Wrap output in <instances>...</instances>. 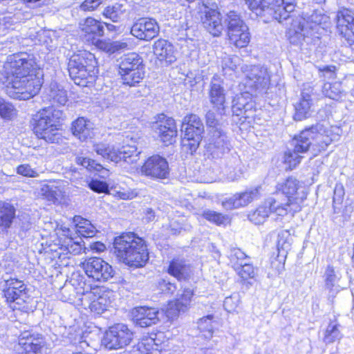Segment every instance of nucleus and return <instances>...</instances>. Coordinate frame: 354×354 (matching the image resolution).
<instances>
[{
    "mask_svg": "<svg viewBox=\"0 0 354 354\" xmlns=\"http://www.w3.org/2000/svg\"><path fill=\"white\" fill-rule=\"evenodd\" d=\"M221 161L223 165L221 172L227 180L235 181L241 177V160L236 153L228 155Z\"/></svg>",
    "mask_w": 354,
    "mask_h": 354,
    "instance_id": "nucleus-30",
    "label": "nucleus"
},
{
    "mask_svg": "<svg viewBox=\"0 0 354 354\" xmlns=\"http://www.w3.org/2000/svg\"><path fill=\"white\" fill-rule=\"evenodd\" d=\"M84 269L88 277L97 281H107L115 275L112 266L101 258L88 259L84 263Z\"/></svg>",
    "mask_w": 354,
    "mask_h": 354,
    "instance_id": "nucleus-16",
    "label": "nucleus"
},
{
    "mask_svg": "<svg viewBox=\"0 0 354 354\" xmlns=\"http://www.w3.org/2000/svg\"><path fill=\"white\" fill-rule=\"evenodd\" d=\"M153 129L160 140L167 145L172 144L177 136L175 120L171 118H167L164 114L159 116V120L153 124Z\"/></svg>",
    "mask_w": 354,
    "mask_h": 354,
    "instance_id": "nucleus-25",
    "label": "nucleus"
},
{
    "mask_svg": "<svg viewBox=\"0 0 354 354\" xmlns=\"http://www.w3.org/2000/svg\"><path fill=\"white\" fill-rule=\"evenodd\" d=\"M113 249L120 261L130 267H143L149 260L145 241L133 232L123 233L115 237Z\"/></svg>",
    "mask_w": 354,
    "mask_h": 354,
    "instance_id": "nucleus-2",
    "label": "nucleus"
},
{
    "mask_svg": "<svg viewBox=\"0 0 354 354\" xmlns=\"http://www.w3.org/2000/svg\"><path fill=\"white\" fill-rule=\"evenodd\" d=\"M239 304V298L237 295H232L227 297L223 301V307L227 312H233Z\"/></svg>",
    "mask_w": 354,
    "mask_h": 354,
    "instance_id": "nucleus-57",
    "label": "nucleus"
},
{
    "mask_svg": "<svg viewBox=\"0 0 354 354\" xmlns=\"http://www.w3.org/2000/svg\"><path fill=\"white\" fill-rule=\"evenodd\" d=\"M88 187L97 193H106L109 192L108 184L97 179H92L88 183Z\"/></svg>",
    "mask_w": 354,
    "mask_h": 354,
    "instance_id": "nucleus-56",
    "label": "nucleus"
},
{
    "mask_svg": "<svg viewBox=\"0 0 354 354\" xmlns=\"http://www.w3.org/2000/svg\"><path fill=\"white\" fill-rule=\"evenodd\" d=\"M16 114L13 105L0 97V115L6 120H11Z\"/></svg>",
    "mask_w": 354,
    "mask_h": 354,
    "instance_id": "nucleus-50",
    "label": "nucleus"
},
{
    "mask_svg": "<svg viewBox=\"0 0 354 354\" xmlns=\"http://www.w3.org/2000/svg\"><path fill=\"white\" fill-rule=\"evenodd\" d=\"M319 77L327 79H334L336 77V67L335 66H323L318 67Z\"/></svg>",
    "mask_w": 354,
    "mask_h": 354,
    "instance_id": "nucleus-58",
    "label": "nucleus"
},
{
    "mask_svg": "<svg viewBox=\"0 0 354 354\" xmlns=\"http://www.w3.org/2000/svg\"><path fill=\"white\" fill-rule=\"evenodd\" d=\"M141 170L147 176L155 179H165L169 174L167 160L159 155H154L147 158Z\"/></svg>",
    "mask_w": 354,
    "mask_h": 354,
    "instance_id": "nucleus-19",
    "label": "nucleus"
},
{
    "mask_svg": "<svg viewBox=\"0 0 354 354\" xmlns=\"http://www.w3.org/2000/svg\"><path fill=\"white\" fill-rule=\"evenodd\" d=\"M129 4L125 0H120L111 5L106 6L103 15L110 19L113 22H119L124 17L128 11Z\"/></svg>",
    "mask_w": 354,
    "mask_h": 354,
    "instance_id": "nucleus-34",
    "label": "nucleus"
},
{
    "mask_svg": "<svg viewBox=\"0 0 354 354\" xmlns=\"http://www.w3.org/2000/svg\"><path fill=\"white\" fill-rule=\"evenodd\" d=\"M159 311L154 308L146 306L136 307L132 310L133 322L140 327H148L159 320Z\"/></svg>",
    "mask_w": 354,
    "mask_h": 354,
    "instance_id": "nucleus-28",
    "label": "nucleus"
},
{
    "mask_svg": "<svg viewBox=\"0 0 354 354\" xmlns=\"http://www.w3.org/2000/svg\"><path fill=\"white\" fill-rule=\"evenodd\" d=\"M142 58L136 53H131L121 57L119 64V72L144 70Z\"/></svg>",
    "mask_w": 354,
    "mask_h": 354,
    "instance_id": "nucleus-36",
    "label": "nucleus"
},
{
    "mask_svg": "<svg viewBox=\"0 0 354 354\" xmlns=\"http://www.w3.org/2000/svg\"><path fill=\"white\" fill-rule=\"evenodd\" d=\"M168 273L178 281L186 279L190 273V267L185 261L180 259H174L169 264Z\"/></svg>",
    "mask_w": 354,
    "mask_h": 354,
    "instance_id": "nucleus-37",
    "label": "nucleus"
},
{
    "mask_svg": "<svg viewBox=\"0 0 354 354\" xmlns=\"http://www.w3.org/2000/svg\"><path fill=\"white\" fill-rule=\"evenodd\" d=\"M307 129L313 142V151L315 153L326 150L334 140L331 129L322 124L317 123Z\"/></svg>",
    "mask_w": 354,
    "mask_h": 354,
    "instance_id": "nucleus-18",
    "label": "nucleus"
},
{
    "mask_svg": "<svg viewBox=\"0 0 354 354\" xmlns=\"http://www.w3.org/2000/svg\"><path fill=\"white\" fill-rule=\"evenodd\" d=\"M230 44L237 48L248 46L250 40L249 29L240 13L230 11L223 17Z\"/></svg>",
    "mask_w": 354,
    "mask_h": 354,
    "instance_id": "nucleus-6",
    "label": "nucleus"
},
{
    "mask_svg": "<svg viewBox=\"0 0 354 354\" xmlns=\"http://www.w3.org/2000/svg\"><path fill=\"white\" fill-rule=\"evenodd\" d=\"M185 134L183 145L191 154L196 152L203 138L204 125L201 118L196 114H190L183 119V127Z\"/></svg>",
    "mask_w": 354,
    "mask_h": 354,
    "instance_id": "nucleus-8",
    "label": "nucleus"
},
{
    "mask_svg": "<svg viewBox=\"0 0 354 354\" xmlns=\"http://www.w3.org/2000/svg\"><path fill=\"white\" fill-rule=\"evenodd\" d=\"M202 216L208 221L217 225H224L228 221V216L210 209L203 212Z\"/></svg>",
    "mask_w": 354,
    "mask_h": 354,
    "instance_id": "nucleus-44",
    "label": "nucleus"
},
{
    "mask_svg": "<svg viewBox=\"0 0 354 354\" xmlns=\"http://www.w3.org/2000/svg\"><path fill=\"white\" fill-rule=\"evenodd\" d=\"M194 291L191 288H185L180 296L176 300L181 304L186 310L190 305Z\"/></svg>",
    "mask_w": 354,
    "mask_h": 354,
    "instance_id": "nucleus-55",
    "label": "nucleus"
},
{
    "mask_svg": "<svg viewBox=\"0 0 354 354\" xmlns=\"http://www.w3.org/2000/svg\"><path fill=\"white\" fill-rule=\"evenodd\" d=\"M158 344L155 342V339L151 337H145L138 344V350L143 354H149L152 350L155 349V346ZM157 349V348H156Z\"/></svg>",
    "mask_w": 354,
    "mask_h": 354,
    "instance_id": "nucleus-52",
    "label": "nucleus"
},
{
    "mask_svg": "<svg viewBox=\"0 0 354 354\" xmlns=\"http://www.w3.org/2000/svg\"><path fill=\"white\" fill-rule=\"evenodd\" d=\"M75 162L89 171H100L104 169L103 166L101 164L97 163L95 160L82 156H77L75 158Z\"/></svg>",
    "mask_w": 354,
    "mask_h": 354,
    "instance_id": "nucleus-49",
    "label": "nucleus"
},
{
    "mask_svg": "<svg viewBox=\"0 0 354 354\" xmlns=\"http://www.w3.org/2000/svg\"><path fill=\"white\" fill-rule=\"evenodd\" d=\"M313 104L311 95L305 92H302L299 101L295 104V120L301 121L308 118L312 113L311 109Z\"/></svg>",
    "mask_w": 354,
    "mask_h": 354,
    "instance_id": "nucleus-32",
    "label": "nucleus"
},
{
    "mask_svg": "<svg viewBox=\"0 0 354 354\" xmlns=\"http://www.w3.org/2000/svg\"><path fill=\"white\" fill-rule=\"evenodd\" d=\"M92 124L83 117H80L72 123L71 132L81 141H86L92 137Z\"/></svg>",
    "mask_w": 354,
    "mask_h": 354,
    "instance_id": "nucleus-33",
    "label": "nucleus"
},
{
    "mask_svg": "<svg viewBox=\"0 0 354 354\" xmlns=\"http://www.w3.org/2000/svg\"><path fill=\"white\" fill-rule=\"evenodd\" d=\"M17 174L26 177H35L37 176V172L33 169L29 165L24 164L17 167Z\"/></svg>",
    "mask_w": 354,
    "mask_h": 354,
    "instance_id": "nucleus-61",
    "label": "nucleus"
},
{
    "mask_svg": "<svg viewBox=\"0 0 354 354\" xmlns=\"http://www.w3.org/2000/svg\"><path fill=\"white\" fill-rule=\"evenodd\" d=\"M205 120L207 126L211 128L210 130H214V129H222L218 120L216 119V113L213 111L209 110L207 112Z\"/></svg>",
    "mask_w": 354,
    "mask_h": 354,
    "instance_id": "nucleus-59",
    "label": "nucleus"
},
{
    "mask_svg": "<svg viewBox=\"0 0 354 354\" xmlns=\"http://www.w3.org/2000/svg\"><path fill=\"white\" fill-rule=\"evenodd\" d=\"M268 4L263 12L279 22L282 23L292 17L290 14L295 10V0H268Z\"/></svg>",
    "mask_w": 354,
    "mask_h": 354,
    "instance_id": "nucleus-21",
    "label": "nucleus"
},
{
    "mask_svg": "<svg viewBox=\"0 0 354 354\" xmlns=\"http://www.w3.org/2000/svg\"><path fill=\"white\" fill-rule=\"evenodd\" d=\"M169 230L171 234L177 235L183 230H186V225L183 218H172L170 220Z\"/></svg>",
    "mask_w": 354,
    "mask_h": 354,
    "instance_id": "nucleus-54",
    "label": "nucleus"
},
{
    "mask_svg": "<svg viewBox=\"0 0 354 354\" xmlns=\"http://www.w3.org/2000/svg\"><path fill=\"white\" fill-rule=\"evenodd\" d=\"M213 315H207L200 319L198 322V328L205 338H210L213 334V326L212 320Z\"/></svg>",
    "mask_w": 354,
    "mask_h": 354,
    "instance_id": "nucleus-45",
    "label": "nucleus"
},
{
    "mask_svg": "<svg viewBox=\"0 0 354 354\" xmlns=\"http://www.w3.org/2000/svg\"><path fill=\"white\" fill-rule=\"evenodd\" d=\"M82 30L85 32L94 41L98 44V46L107 53H114L118 50L120 46L118 42H104L98 39L104 35L103 24L92 17H87L84 23L80 24Z\"/></svg>",
    "mask_w": 354,
    "mask_h": 354,
    "instance_id": "nucleus-14",
    "label": "nucleus"
},
{
    "mask_svg": "<svg viewBox=\"0 0 354 354\" xmlns=\"http://www.w3.org/2000/svg\"><path fill=\"white\" fill-rule=\"evenodd\" d=\"M2 292L8 303L21 304L28 297V289L24 281L15 278L4 279Z\"/></svg>",
    "mask_w": 354,
    "mask_h": 354,
    "instance_id": "nucleus-17",
    "label": "nucleus"
},
{
    "mask_svg": "<svg viewBox=\"0 0 354 354\" xmlns=\"http://www.w3.org/2000/svg\"><path fill=\"white\" fill-rule=\"evenodd\" d=\"M322 93L326 97L334 100H339L345 95L339 82H326L322 87Z\"/></svg>",
    "mask_w": 354,
    "mask_h": 354,
    "instance_id": "nucleus-40",
    "label": "nucleus"
},
{
    "mask_svg": "<svg viewBox=\"0 0 354 354\" xmlns=\"http://www.w3.org/2000/svg\"><path fill=\"white\" fill-rule=\"evenodd\" d=\"M154 55L160 61L172 64L176 60L174 46L167 40L159 39L153 45Z\"/></svg>",
    "mask_w": 354,
    "mask_h": 354,
    "instance_id": "nucleus-31",
    "label": "nucleus"
},
{
    "mask_svg": "<svg viewBox=\"0 0 354 354\" xmlns=\"http://www.w3.org/2000/svg\"><path fill=\"white\" fill-rule=\"evenodd\" d=\"M35 61L30 55L21 53L10 55L4 68L6 73V93L12 98L26 100L41 89V79L34 73Z\"/></svg>",
    "mask_w": 354,
    "mask_h": 354,
    "instance_id": "nucleus-1",
    "label": "nucleus"
},
{
    "mask_svg": "<svg viewBox=\"0 0 354 354\" xmlns=\"http://www.w3.org/2000/svg\"><path fill=\"white\" fill-rule=\"evenodd\" d=\"M248 94L241 93L236 95L232 100V111L233 115L239 116L243 115L244 104H245L246 98Z\"/></svg>",
    "mask_w": 354,
    "mask_h": 354,
    "instance_id": "nucleus-46",
    "label": "nucleus"
},
{
    "mask_svg": "<svg viewBox=\"0 0 354 354\" xmlns=\"http://www.w3.org/2000/svg\"><path fill=\"white\" fill-rule=\"evenodd\" d=\"M292 148L285 153V162L290 165L291 169L295 167L303 158V154L313 149V142L307 128L297 136H295L291 142Z\"/></svg>",
    "mask_w": 354,
    "mask_h": 354,
    "instance_id": "nucleus-11",
    "label": "nucleus"
},
{
    "mask_svg": "<svg viewBox=\"0 0 354 354\" xmlns=\"http://www.w3.org/2000/svg\"><path fill=\"white\" fill-rule=\"evenodd\" d=\"M223 17L221 13L214 9H209L205 12L204 16L201 17V21L205 30L213 37H220L225 26L222 22Z\"/></svg>",
    "mask_w": 354,
    "mask_h": 354,
    "instance_id": "nucleus-27",
    "label": "nucleus"
},
{
    "mask_svg": "<svg viewBox=\"0 0 354 354\" xmlns=\"http://www.w3.org/2000/svg\"><path fill=\"white\" fill-rule=\"evenodd\" d=\"M74 221L78 227L79 233L84 237H93L95 235L97 230L95 227L91 224L90 221L82 218L80 216H75Z\"/></svg>",
    "mask_w": 354,
    "mask_h": 354,
    "instance_id": "nucleus-41",
    "label": "nucleus"
},
{
    "mask_svg": "<svg viewBox=\"0 0 354 354\" xmlns=\"http://www.w3.org/2000/svg\"><path fill=\"white\" fill-rule=\"evenodd\" d=\"M53 106L55 104L65 105L68 101L66 91L57 85H52L48 94Z\"/></svg>",
    "mask_w": 354,
    "mask_h": 354,
    "instance_id": "nucleus-43",
    "label": "nucleus"
},
{
    "mask_svg": "<svg viewBox=\"0 0 354 354\" xmlns=\"http://www.w3.org/2000/svg\"><path fill=\"white\" fill-rule=\"evenodd\" d=\"M133 339V331L124 324H116L104 333L101 344L108 350L123 348Z\"/></svg>",
    "mask_w": 354,
    "mask_h": 354,
    "instance_id": "nucleus-10",
    "label": "nucleus"
},
{
    "mask_svg": "<svg viewBox=\"0 0 354 354\" xmlns=\"http://www.w3.org/2000/svg\"><path fill=\"white\" fill-rule=\"evenodd\" d=\"M259 196V189L254 188L242 193H238L225 199L222 203L226 209H236L248 205L252 201L257 199Z\"/></svg>",
    "mask_w": 354,
    "mask_h": 354,
    "instance_id": "nucleus-29",
    "label": "nucleus"
},
{
    "mask_svg": "<svg viewBox=\"0 0 354 354\" xmlns=\"http://www.w3.org/2000/svg\"><path fill=\"white\" fill-rule=\"evenodd\" d=\"M241 70L245 75V85L250 92L256 94L267 93L270 82V76L266 68L243 64L241 66Z\"/></svg>",
    "mask_w": 354,
    "mask_h": 354,
    "instance_id": "nucleus-7",
    "label": "nucleus"
},
{
    "mask_svg": "<svg viewBox=\"0 0 354 354\" xmlns=\"http://www.w3.org/2000/svg\"><path fill=\"white\" fill-rule=\"evenodd\" d=\"M15 212L11 203L0 201V232L10 227L15 218Z\"/></svg>",
    "mask_w": 354,
    "mask_h": 354,
    "instance_id": "nucleus-38",
    "label": "nucleus"
},
{
    "mask_svg": "<svg viewBox=\"0 0 354 354\" xmlns=\"http://www.w3.org/2000/svg\"><path fill=\"white\" fill-rule=\"evenodd\" d=\"M97 287H92L84 281H80L77 287H75V283H66L60 289L59 298L64 302L82 304L84 299H93Z\"/></svg>",
    "mask_w": 354,
    "mask_h": 354,
    "instance_id": "nucleus-12",
    "label": "nucleus"
},
{
    "mask_svg": "<svg viewBox=\"0 0 354 354\" xmlns=\"http://www.w3.org/2000/svg\"><path fill=\"white\" fill-rule=\"evenodd\" d=\"M208 96L210 103L218 114L225 115L226 93L223 86V81L218 75H214L211 80Z\"/></svg>",
    "mask_w": 354,
    "mask_h": 354,
    "instance_id": "nucleus-20",
    "label": "nucleus"
},
{
    "mask_svg": "<svg viewBox=\"0 0 354 354\" xmlns=\"http://www.w3.org/2000/svg\"><path fill=\"white\" fill-rule=\"evenodd\" d=\"M248 8L257 15H262L265 8L268 6V0H245Z\"/></svg>",
    "mask_w": 354,
    "mask_h": 354,
    "instance_id": "nucleus-53",
    "label": "nucleus"
},
{
    "mask_svg": "<svg viewBox=\"0 0 354 354\" xmlns=\"http://www.w3.org/2000/svg\"><path fill=\"white\" fill-rule=\"evenodd\" d=\"M271 213H275L278 216L286 214V211L277 203V199L273 197L268 198L263 205L250 213L248 218L254 224L259 225L263 223Z\"/></svg>",
    "mask_w": 354,
    "mask_h": 354,
    "instance_id": "nucleus-22",
    "label": "nucleus"
},
{
    "mask_svg": "<svg viewBox=\"0 0 354 354\" xmlns=\"http://www.w3.org/2000/svg\"><path fill=\"white\" fill-rule=\"evenodd\" d=\"M160 31L157 21L152 18H140L132 26L131 33L141 40L149 41L156 37Z\"/></svg>",
    "mask_w": 354,
    "mask_h": 354,
    "instance_id": "nucleus-23",
    "label": "nucleus"
},
{
    "mask_svg": "<svg viewBox=\"0 0 354 354\" xmlns=\"http://www.w3.org/2000/svg\"><path fill=\"white\" fill-rule=\"evenodd\" d=\"M344 196V189L342 185H336L334 189L333 202L341 203Z\"/></svg>",
    "mask_w": 354,
    "mask_h": 354,
    "instance_id": "nucleus-64",
    "label": "nucleus"
},
{
    "mask_svg": "<svg viewBox=\"0 0 354 354\" xmlns=\"http://www.w3.org/2000/svg\"><path fill=\"white\" fill-rule=\"evenodd\" d=\"M307 197V192H299L295 197L287 198L286 203L280 202L277 200V203L280 207L286 211V215L288 212L294 214L301 209V204Z\"/></svg>",
    "mask_w": 354,
    "mask_h": 354,
    "instance_id": "nucleus-39",
    "label": "nucleus"
},
{
    "mask_svg": "<svg viewBox=\"0 0 354 354\" xmlns=\"http://www.w3.org/2000/svg\"><path fill=\"white\" fill-rule=\"evenodd\" d=\"M186 310L181 306L176 300L169 301L165 309L166 317L169 319L176 318L180 312L184 313Z\"/></svg>",
    "mask_w": 354,
    "mask_h": 354,
    "instance_id": "nucleus-47",
    "label": "nucleus"
},
{
    "mask_svg": "<svg viewBox=\"0 0 354 354\" xmlns=\"http://www.w3.org/2000/svg\"><path fill=\"white\" fill-rule=\"evenodd\" d=\"M277 192H281L287 198L298 195L299 192H306L299 182L293 177H288L283 183L277 184Z\"/></svg>",
    "mask_w": 354,
    "mask_h": 354,
    "instance_id": "nucleus-35",
    "label": "nucleus"
},
{
    "mask_svg": "<svg viewBox=\"0 0 354 354\" xmlns=\"http://www.w3.org/2000/svg\"><path fill=\"white\" fill-rule=\"evenodd\" d=\"M228 258L232 267L243 281L255 278L257 272L252 264L250 263V257L241 249L231 248Z\"/></svg>",
    "mask_w": 354,
    "mask_h": 354,
    "instance_id": "nucleus-15",
    "label": "nucleus"
},
{
    "mask_svg": "<svg viewBox=\"0 0 354 354\" xmlns=\"http://www.w3.org/2000/svg\"><path fill=\"white\" fill-rule=\"evenodd\" d=\"M18 345L19 354H37L44 346V340L41 335L26 330L19 335Z\"/></svg>",
    "mask_w": 354,
    "mask_h": 354,
    "instance_id": "nucleus-26",
    "label": "nucleus"
},
{
    "mask_svg": "<svg viewBox=\"0 0 354 354\" xmlns=\"http://www.w3.org/2000/svg\"><path fill=\"white\" fill-rule=\"evenodd\" d=\"M325 286L326 288L331 290L335 287L339 277L335 272L333 267L328 266L325 271Z\"/></svg>",
    "mask_w": 354,
    "mask_h": 354,
    "instance_id": "nucleus-51",
    "label": "nucleus"
},
{
    "mask_svg": "<svg viewBox=\"0 0 354 354\" xmlns=\"http://www.w3.org/2000/svg\"><path fill=\"white\" fill-rule=\"evenodd\" d=\"M98 291V288H97V290L95 292V297L92 299H85L86 301H89V307L91 310V311L96 312L97 314H100L102 313L104 310H106L105 306L102 305V302L100 300L102 298H98L97 300L96 298V293Z\"/></svg>",
    "mask_w": 354,
    "mask_h": 354,
    "instance_id": "nucleus-60",
    "label": "nucleus"
},
{
    "mask_svg": "<svg viewBox=\"0 0 354 354\" xmlns=\"http://www.w3.org/2000/svg\"><path fill=\"white\" fill-rule=\"evenodd\" d=\"M94 151L104 159L118 162L124 160L128 163H133L138 160L139 152L135 145H127L121 148L115 149L104 143H98L93 146Z\"/></svg>",
    "mask_w": 354,
    "mask_h": 354,
    "instance_id": "nucleus-9",
    "label": "nucleus"
},
{
    "mask_svg": "<svg viewBox=\"0 0 354 354\" xmlns=\"http://www.w3.org/2000/svg\"><path fill=\"white\" fill-rule=\"evenodd\" d=\"M337 28L350 46L354 44V14L344 8L336 15Z\"/></svg>",
    "mask_w": 354,
    "mask_h": 354,
    "instance_id": "nucleus-24",
    "label": "nucleus"
},
{
    "mask_svg": "<svg viewBox=\"0 0 354 354\" xmlns=\"http://www.w3.org/2000/svg\"><path fill=\"white\" fill-rule=\"evenodd\" d=\"M231 144L226 133L222 129L209 130L207 151L212 158H223L230 155Z\"/></svg>",
    "mask_w": 354,
    "mask_h": 354,
    "instance_id": "nucleus-13",
    "label": "nucleus"
},
{
    "mask_svg": "<svg viewBox=\"0 0 354 354\" xmlns=\"http://www.w3.org/2000/svg\"><path fill=\"white\" fill-rule=\"evenodd\" d=\"M65 117L63 111L54 107L43 109L32 118L33 131L39 139L50 143H58L62 140L58 132L60 120Z\"/></svg>",
    "mask_w": 354,
    "mask_h": 354,
    "instance_id": "nucleus-4",
    "label": "nucleus"
},
{
    "mask_svg": "<svg viewBox=\"0 0 354 354\" xmlns=\"http://www.w3.org/2000/svg\"><path fill=\"white\" fill-rule=\"evenodd\" d=\"M119 74L121 76L122 83L129 86H136L144 78V70H134L133 71H120Z\"/></svg>",
    "mask_w": 354,
    "mask_h": 354,
    "instance_id": "nucleus-42",
    "label": "nucleus"
},
{
    "mask_svg": "<svg viewBox=\"0 0 354 354\" xmlns=\"http://www.w3.org/2000/svg\"><path fill=\"white\" fill-rule=\"evenodd\" d=\"M101 3L100 0H85L80 6L81 10L89 12L95 10Z\"/></svg>",
    "mask_w": 354,
    "mask_h": 354,
    "instance_id": "nucleus-62",
    "label": "nucleus"
},
{
    "mask_svg": "<svg viewBox=\"0 0 354 354\" xmlns=\"http://www.w3.org/2000/svg\"><path fill=\"white\" fill-rule=\"evenodd\" d=\"M158 284L160 289L165 293H173L176 289V286L174 283L165 279L160 281Z\"/></svg>",
    "mask_w": 354,
    "mask_h": 354,
    "instance_id": "nucleus-63",
    "label": "nucleus"
},
{
    "mask_svg": "<svg viewBox=\"0 0 354 354\" xmlns=\"http://www.w3.org/2000/svg\"><path fill=\"white\" fill-rule=\"evenodd\" d=\"M341 337L339 325L335 322H330L326 330L324 336V341L326 343H332Z\"/></svg>",
    "mask_w": 354,
    "mask_h": 354,
    "instance_id": "nucleus-48",
    "label": "nucleus"
},
{
    "mask_svg": "<svg viewBox=\"0 0 354 354\" xmlns=\"http://www.w3.org/2000/svg\"><path fill=\"white\" fill-rule=\"evenodd\" d=\"M68 71L75 84L84 87L93 84L97 73L94 55L87 51L73 54L68 60Z\"/></svg>",
    "mask_w": 354,
    "mask_h": 354,
    "instance_id": "nucleus-5",
    "label": "nucleus"
},
{
    "mask_svg": "<svg viewBox=\"0 0 354 354\" xmlns=\"http://www.w3.org/2000/svg\"><path fill=\"white\" fill-rule=\"evenodd\" d=\"M316 15L295 16L288 31V39L292 45L299 46L306 53L311 51L319 42L318 33L319 20Z\"/></svg>",
    "mask_w": 354,
    "mask_h": 354,
    "instance_id": "nucleus-3",
    "label": "nucleus"
}]
</instances>
